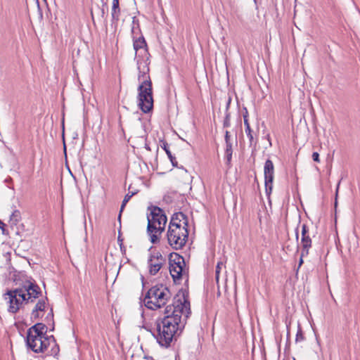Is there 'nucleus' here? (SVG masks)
Masks as SVG:
<instances>
[{"label": "nucleus", "mask_w": 360, "mask_h": 360, "mask_svg": "<svg viewBox=\"0 0 360 360\" xmlns=\"http://www.w3.org/2000/svg\"><path fill=\"white\" fill-rule=\"evenodd\" d=\"M225 158L226 159L227 164L229 165L232 158V153H225Z\"/></svg>", "instance_id": "29"}, {"label": "nucleus", "mask_w": 360, "mask_h": 360, "mask_svg": "<svg viewBox=\"0 0 360 360\" xmlns=\"http://www.w3.org/2000/svg\"><path fill=\"white\" fill-rule=\"evenodd\" d=\"M171 297L169 290L163 285H157L149 289L145 297L147 308L156 310L165 306Z\"/></svg>", "instance_id": "4"}, {"label": "nucleus", "mask_w": 360, "mask_h": 360, "mask_svg": "<svg viewBox=\"0 0 360 360\" xmlns=\"http://www.w3.org/2000/svg\"><path fill=\"white\" fill-rule=\"evenodd\" d=\"M225 153H233L232 143H226Z\"/></svg>", "instance_id": "26"}, {"label": "nucleus", "mask_w": 360, "mask_h": 360, "mask_svg": "<svg viewBox=\"0 0 360 360\" xmlns=\"http://www.w3.org/2000/svg\"><path fill=\"white\" fill-rule=\"evenodd\" d=\"M312 159L314 162H320L319 154L317 152H314L312 154Z\"/></svg>", "instance_id": "27"}, {"label": "nucleus", "mask_w": 360, "mask_h": 360, "mask_svg": "<svg viewBox=\"0 0 360 360\" xmlns=\"http://www.w3.org/2000/svg\"><path fill=\"white\" fill-rule=\"evenodd\" d=\"M49 345V338L43 336V338H41V344L40 346V349L39 348V351L40 352H44L46 351Z\"/></svg>", "instance_id": "20"}, {"label": "nucleus", "mask_w": 360, "mask_h": 360, "mask_svg": "<svg viewBox=\"0 0 360 360\" xmlns=\"http://www.w3.org/2000/svg\"><path fill=\"white\" fill-rule=\"evenodd\" d=\"M230 124V115L229 113H226L225 119L224 120V127H229Z\"/></svg>", "instance_id": "23"}, {"label": "nucleus", "mask_w": 360, "mask_h": 360, "mask_svg": "<svg viewBox=\"0 0 360 360\" xmlns=\"http://www.w3.org/2000/svg\"><path fill=\"white\" fill-rule=\"evenodd\" d=\"M161 147L165 151V153H167L168 158H172V155L171 151L169 149V146H168L167 143L163 142L162 145L161 146Z\"/></svg>", "instance_id": "22"}, {"label": "nucleus", "mask_w": 360, "mask_h": 360, "mask_svg": "<svg viewBox=\"0 0 360 360\" xmlns=\"http://www.w3.org/2000/svg\"><path fill=\"white\" fill-rule=\"evenodd\" d=\"M19 288L22 294L18 295L22 298V300H25L26 304L34 302L36 299L41 296V290L34 281H26Z\"/></svg>", "instance_id": "6"}, {"label": "nucleus", "mask_w": 360, "mask_h": 360, "mask_svg": "<svg viewBox=\"0 0 360 360\" xmlns=\"http://www.w3.org/2000/svg\"><path fill=\"white\" fill-rule=\"evenodd\" d=\"M46 297L39 298L35 304L34 309L31 313V319L34 320L39 319L41 316L40 315L41 312H43L45 310L46 307Z\"/></svg>", "instance_id": "10"}, {"label": "nucleus", "mask_w": 360, "mask_h": 360, "mask_svg": "<svg viewBox=\"0 0 360 360\" xmlns=\"http://www.w3.org/2000/svg\"><path fill=\"white\" fill-rule=\"evenodd\" d=\"M244 125L245 127V133H246V134H247V136H248V137L249 139L250 145V146L255 145L256 142L254 140V137H253V135H252V129L250 128V126L248 120H245V124H244Z\"/></svg>", "instance_id": "19"}, {"label": "nucleus", "mask_w": 360, "mask_h": 360, "mask_svg": "<svg viewBox=\"0 0 360 360\" xmlns=\"http://www.w3.org/2000/svg\"><path fill=\"white\" fill-rule=\"evenodd\" d=\"M308 229L306 224L302 226V237L308 236Z\"/></svg>", "instance_id": "25"}, {"label": "nucleus", "mask_w": 360, "mask_h": 360, "mask_svg": "<svg viewBox=\"0 0 360 360\" xmlns=\"http://www.w3.org/2000/svg\"><path fill=\"white\" fill-rule=\"evenodd\" d=\"M169 159L170 160V161H171V162H172V165H173L174 167H177V164H178V163H177V161L176 160L175 157H174V156L172 155V158H169Z\"/></svg>", "instance_id": "30"}, {"label": "nucleus", "mask_w": 360, "mask_h": 360, "mask_svg": "<svg viewBox=\"0 0 360 360\" xmlns=\"http://www.w3.org/2000/svg\"><path fill=\"white\" fill-rule=\"evenodd\" d=\"M264 174L266 193L269 195L272 191L274 178V166L271 160H267L264 163Z\"/></svg>", "instance_id": "9"}, {"label": "nucleus", "mask_w": 360, "mask_h": 360, "mask_svg": "<svg viewBox=\"0 0 360 360\" xmlns=\"http://www.w3.org/2000/svg\"><path fill=\"white\" fill-rule=\"evenodd\" d=\"M182 271L183 267L181 265L180 261L174 262V264H170L169 272L174 281L179 279L181 277Z\"/></svg>", "instance_id": "14"}, {"label": "nucleus", "mask_w": 360, "mask_h": 360, "mask_svg": "<svg viewBox=\"0 0 360 360\" xmlns=\"http://www.w3.org/2000/svg\"><path fill=\"white\" fill-rule=\"evenodd\" d=\"M303 340H304V335L302 334V332L301 330H299L296 334L295 341L300 342V341H302Z\"/></svg>", "instance_id": "24"}, {"label": "nucleus", "mask_w": 360, "mask_h": 360, "mask_svg": "<svg viewBox=\"0 0 360 360\" xmlns=\"http://www.w3.org/2000/svg\"><path fill=\"white\" fill-rule=\"evenodd\" d=\"M147 233L150 236V240L155 244L160 240V236L165 231L167 221L165 212L158 207H153L150 214L147 217Z\"/></svg>", "instance_id": "3"}, {"label": "nucleus", "mask_w": 360, "mask_h": 360, "mask_svg": "<svg viewBox=\"0 0 360 360\" xmlns=\"http://www.w3.org/2000/svg\"><path fill=\"white\" fill-rule=\"evenodd\" d=\"M302 258H303V257H302V256L300 258L298 268H300L302 266V264H303V259Z\"/></svg>", "instance_id": "33"}, {"label": "nucleus", "mask_w": 360, "mask_h": 360, "mask_svg": "<svg viewBox=\"0 0 360 360\" xmlns=\"http://www.w3.org/2000/svg\"><path fill=\"white\" fill-rule=\"evenodd\" d=\"M243 119H244V124H245V120H248V112H245V114L243 115Z\"/></svg>", "instance_id": "34"}, {"label": "nucleus", "mask_w": 360, "mask_h": 360, "mask_svg": "<svg viewBox=\"0 0 360 360\" xmlns=\"http://www.w3.org/2000/svg\"><path fill=\"white\" fill-rule=\"evenodd\" d=\"M101 1L103 3L104 0H101Z\"/></svg>", "instance_id": "37"}, {"label": "nucleus", "mask_w": 360, "mask_h": 360, "mask_svg": "<svg viewBox=\"0 0 360 360\" xmlns=\"http://www.w3.org/2000/svg\"><path fill=\"white\" fill-rule=\"evenodd\" d=\"M188 236L187 227L172 223L169 226L167 233L169 245L174 250L181 249L186 244Z\"/></svg>", "instance_id": "5"}, {"label": "nucleus", "mask_w": 360, "mask_h": 360, "mask_svg": "<svg viewBox=\"0 0 360 360\" xmlns=\"http://www.w3.org/2000/svg\"><path fill=\"white\" fill-rule=\"evenodd\" d=\"M20 294H22V292H20L19 288L8 290L4 294V299L9 303L8 311L13 314L16 313L19 310L23 302L25 303V300H22V298L18 295Z\"/></svg>", "instance_id": "7"}, {"label": "nucleus", "mask_w": 360, "mask_h": 360, "mask_svg": "<svg viewBox=\"0 0 360 360\" xmlns=\"http://www.w3.org/2000/svg\"><path fill=\"white\" fill-rule=\"evenodd\" d=\"M139 75L138 79L140 84L138 88L139 106L145 112H149L153 107L152 82L148 74L149 68L143 60H137Z\"/></svg>", "instance_id": "2"}, {"label": "nucleus", "mask_w": 360, "mask_h": 360, "mask_svg": "<svg viewBox=\"0 0 360 360\" xmlns=\"http://www.w3.org/2000/svg\"><path fill=\"white\" fill-rule=\"evenodd\" d=\"M190 314V302L184 296L167 305L164 318L157 322L158 342L162 347H169L172 340L181 333Z\"/></svg>", "instance_id": "1"}, {"label": "nucleus", "mask_w": 360, "mask_h": 360, "mask_svg": "<svg viewBox=\"0 0 360 360\" xmlns=\"http://www.w3.org/2000/svg\"><path fill=\"white\" fill-rule=\"evenodd\" d=\"M230 133L229 131H226L225 132V142L226 143H231V141H230Z\"/></svg>", "instance_id": "28"}, {"label": "nucleus", "mask_w": 360, "mask_h": 360, "mask_svg": "<svg viewBox=\"0 0 360 360\" xmlns=\"http://www.w3.org/2000/svg\"><path fill=\"white\" fill-rule=\"evenodd\" d=\"M4 226L5 224L3 223V221L0 219V229L3 231V232L4 231Z\"/></svg>", "instance_id": "32"}, {"label": "nucleus", "mask_w": 360, "mask_h": 360, "mask_svg": "<svg viewBox=\"0 0 360 360\" xmlns=\"http://www.w3.org/2000/svg\"><path fill=\"white\" fill-rule=\"evenodd\" d=\"M112 19L113 22H117L120 19V8L119 6V1H112L111 10Z\"/></svg>", "instance_id": "17"}, {"label": "nucleus", "mask_w": 360, "mask_h": 360, "mask_svg": "<svg viewBox=\"0 0 360 360\" xmlns=\"http://www.w3.org/2000/svg\"><path fill=\"white\" fill-rule=\"evenodd\" d=\"M46 333V326L44 323H37L28 329L27 335H32L33 336L43 337Z\"/></svg>", "instance_id": "12"}, {"label": "nucleus", "mask_w": 360, "mask_h": 360, "mask_svg": "<svg viewBox=\"0 0 360 360\" xmlns=\"http://www.w3.org/2000/svg\"><path fill=\"white\" fill-rule=\"evenodd\" d=\"M176 224V225L188 226V218L186 214L182 212H177L172 215L169 221V226H172V224Z\"/></svg>", "instance_id": "13"}, {"label": "nucleus", "mask_w": 360, "mask_h": 360, "mask_svg": "<svg viewBox=\"0 0 360 360\" xmlns=\"http://www.w3.org/2000/svg\"><path fill=\"white\" fill-rule=\"evenodd\" d=\"M180 259H181V260H182V262H184V259H183V257H180V258H179V260H180Z\"/></svg>", "instance_id": "36"}, {"label": "nucleus", "mask_w": 360, "mask_h": 360, "mask_svg": "<svg viewBox=\"0 0 360 360\" xmlns=\"http://www.w3.org/2000/svg\"><path fill=\"white\" fill-rule=\"evenodd\" d=\"M41 336H33L32 335H27L26 344L29 348H30L35 353H40L39 347L40 348L41 344Z\"/></svg>", "instance_id": "11"}, {"label": "nucleus", "mask_w": 360, "mask_h": 360, "mask_svg": "<svg viewBox=\"0 0 360 360\" xmlns=\"http://www.w3.org/2000/svg\"><path fill=\"white\" fill-rule=\"evenodd\" d=\"M222 263L221 262H219L216 266V271H215V274H220V270H221V267H220V265H221Z\"/></svg>", "instance_id": "31"}, {"label": "nucleus", "mask_w": 360, "mask_h": 360, "mask_svg": "<svg viewBox=\"0 0 360 360\" xmlns=\"http://www.w3.org/2000/svg\"><path fill=\"white\" fill-rule=\"evenodd\" d=\"M301 244L302 245V257H304L309 254V249L311 246V240L310 237H302Z\"/></svg>", "instance_id": "16"}, {"label": "nucleus", "mask_w": 360, "mask_h": 360, "mask_svg": "<svg viewBox=\"0 0 360 360\" xmlns=\"http://www.w3.org/2000/svg\"><path fill=\"white\" fill-rule=\"evenodd\" d=\"M21 220L20 212L18 210H13L12 212L9 222L11 225H17V224Z\"/></svg>", "instance_id": "18"}, {"label": "nucleus", "mask_w": 360, "mask_h": 360, "mask_svg": "<svg viewBox=\"0 0 360 360\" xmlns=\"http://www.w3.org/2000/svg\"><path fill=\"white\" fill-rule=\"evenodd\" d=\"M219 274H215V278H216L217 283L219 282Z\"/></svg>", "instance_id": "35"}, {"label": "nucleus", "mask_w": 360, "mask_h": 360, "mask_svg": "<svg viewBox=\"0 0 360 360\" xmlns=\"http://www.w3.org/2000/svg\"><path fill=\"white\" fill-rule=\"evenodd\" d=\"M146 47V42L143 37H139L137 39L134 40V49L136 51V55L138 54L139 51H140V53H142V52L146 53L147 52V49Z\"/></svg>", "instance_id": "15"}, {"label": "nucleus", "mask_w": 360, "mask_h": 360, "mask_svg": "<svg viewBox=\"0 0 360 360\" xmlns=\"http://www.w3.org/2000/svg\"><path fill=\"white\" fill-rule=\"evenodd\" d=\"M166 263V259L160 252H153L148 259V271L150 275H155Z\"/></svg>", "instance_id": "8"}, {"label": "nucleus", "mask_w": 360, "mask_h": 360, "mask_svg": "<svg viewBox=\"0 0 360 360\" xmlns=\"http://www.w3.org/2000/svg\"><path fill=\"white\" fill-rule=\"evenodd\" d=\"M134 193H131V195H129V194L128 193V194H127V195L124 196V200H123V201H122V205H121L120 212H122V210H123V209H124V206L126 205V204L127 203V202L130 200V198L133 196V195H134ZM120 217H121V213H120V214H119V217H118V218H119V219H120Z\"/></svg>", "instance_id": "21"}]
</instances>
